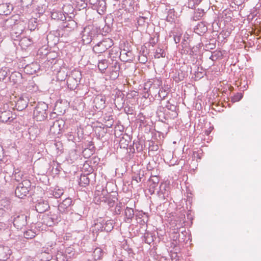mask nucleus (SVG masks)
<instances>
[{
  "label": "nucleus",
  "mask_w": 261,
  "mask_h": 261,
  "mask_svg": "<svg viewBox=\"0 0 261 261\" xmlns=\"http://www.w3.org/2000/svg\"><path fill=\"white\" fill-rule=\"evenodd\" d=\"M63 247V244L57 243L54 241H50L47 243L45 246L42 249L41 253L42 257L46 258V261H49L53 258L54 254H56L59 249Z\"/></svg>",
  "instance_id": "1"
},
{
  "label": "nucleus",
  "mask_w": 261,
  "mask_h": 261,
  "mask_svg": "<svg viewBox=\"0 0 261 261\" xmlns=\"http://www.w3.org/2000/svg\"><path fill=\"white\" fill-rule=\"evenodd\" d=\"M113 228L114 223L113 220L100 218L95 221L93 226V231L109 232L112 230Z\"/></svg>",
  "instance_id": "2"
},
{
  "label": "nucleus",
  "mask_w": 261,
  "mask_h": 261,
  "mask_svg": "<svg viewBox=\"0 0 261 261\" xmlns=\"http://www.w3.org/2000/svg\"><path fill=\"white\" fill-rule=\"evenodd\" d=\"M48 106L44 102H39L34 111V118L38 121L44 120L47 116Z\"/></svg>",
  "instance_id": "3"
},
{
  "label": "nucleus",
  "mask_w": 261,
  "mask_h": 261,
  "mask_svg": "<svg viewBox=\"0 0 261 261\" xmlns=\"http://www.w3.org/2000/svg\"><path fill=\"white\" fill-rule=\"evenodd\" d=\"M113 44V40L112 39L105 38L95 43L93 47V50L96 54H101L111 47Z\"/></svg>",
  "instance_id": "4"
},
{
  "label": "nucleus",
  "mask_w": 261,
  "mask_h": 261,
  "mask_svg": "<svg viewBox=\"0 0 261 261\" xmlns=\"http://www.w3.org/2000/svg\"><path fill=\"white\" fill-rule=\"evenodd\" d=\"M72 205V200L70 198H65L58 205V216L60 219H64V218H67L66 215L70 212Z\"/></svg>",
  "instance_id": "5"
},
{
  "label": "nucleus",
  "mask_w": 261,
  "mask_h": 261,
  "mask_svg": "<svg viewBox=\"0 0 261 261\" xmlns=\"http://www.w3.org/2000/svg\"><path fill=\"white\" fill-rule=\"evenodd\" d=\"M82 75L79 71H73L66 79L68 88L71 90H75L81 79Z\"/></svg>",
  "instance_id": "6"
},
{
  "label": "nucleus",
  "mask_w": 261,
  "mask_h": 261,
  "mask_svg": "<svg viewBox=\"0 0 261 261\" xmlns=\"http://www.w3.org/2000/svg\"><path fill=\"white\" fill-rule=\"evenodd\" d=\"M31 187V182L27 179L23 180L17 186L15 194L19 198H23L28 194Z\"/></svg>",
  "instance_id": "7"
},
{
  "label": "nucleus",
  "mask_w": 261,
  "mask_h": 261,
  "mask_svg": "<svg viewBox=\"0 0 261 261\" xmlns=\"http://www.w3.org/2000/svg\"><path fill=\"white\" fill-rule=\"evenodd\" d=\"M99 193L100 192L98 191L97 193H95V195L98 196V197H95V200L97 203L101 202L107 203L110 207H113L114 205L115 200H117V198H111L108 192L105 190L101 191L100 195H99Z\"/></svg>",
  "instance_id": "8"
},
{
  "label": "nucleus",
  "mask_w": 261,
  "mask_h": 261,
  "mask_svg": "<svg viewBox=\"0 0 261 261\" xmlns=\"http://www.w3.org/2000/svg\"><path fill=\"white\" fill-rule=\"evenodd\" d=\"M82 41L84 44H88L92 40L94 42L96 36L95 31L91 29L90 27H85L81 33Z\"/></svg>",
  "instance_id": "9"
},
{
  "label": "nucleus",
  "mask_w": 261,
  "mask_h": 261,
  "mask_svg": "<svg viewBox=\"0 0 261 261\" xmlns=\"http://www.w3.org/2000/svg\"><path fill=\"white\" fill-rule=\"evenodd\" d=\"M11 219L14 227L18 229L23 228L27 223V216L24 214H18L14 216L13 218L11 217Z\"/></svg>",
  "instance_id": "10"
},
{
  "label": "nucleus",
  "mask_w": 261,
  "mask_h": 261,
  "mask_svg": "<svg viewBox=\"0 0 261 261\" xmlns=\"http://www.w3.org/2000/svg\"><path fill=\"white\" fill-rule=\"evenodd\" d=\"M120 68L118 60H112V62L108 68L109 75L111 79L115 80L119 76Z\"/></svg>",
  "instance_id": "11"
},
{
  "label": "nucleus",
  "mask_w": 261,
  "mask_h": 261,
  "mask_svg": "<svg viewBox=\"0 0 261 261\" xmlns=\"http://www.w3.org/2000/svg\"><path fill=\"white\" fill-rule=\"evenodd\" d=\"M89 2L99 14L102 15L105 13L107 9L105 0H89Z\"/></svg>",
  "instance_id": "12"
},
{
  "label": "nucleus",
  "mask_w": 261,
  "mask_h": 261,
  "mask_svg": "<svg viewBox=\"0 0 261 261\" xmlns=\"http://www.w3.org/2000/svg\"><path fill=\"white\" fill-rule=\"evenodd\" d=\"M158 88L155 87V84H152L151 82H148L144 84V88L142 90V95L145 98H147L150 95H154L155 90Z\"/></svg>",
  "instance_id": "13"
},
{
  "label": "nucleus",
  "mask_w": 261,
  "mask_h": 261,
  "mask_svg": "<svg viewBox=\"0 0 261 261\" xmlns=\"http://www.w3.org/2000/svg\"><path fill=\"white\" fill-rule=\"evenodd\" d=\"M16 118V115L9 110H0V120L3 122L10 123Z\"/></svg>",
  "instance_id": "14"
},
{
  "label": "nucleus",
  "mask_w": 261,
  "mask_h": 261,
  "mask_svg": "<svg viewBox=\"0 0 261 261\" xmlns=\"http://www.w3.org/2000/svg\"><path fill=\"white\" fill-rule=\"evenodd\" d=\"M65 122L62 119L57 120L53 122L50 126V132L54 134H59L63 129Z\"/></svg>",
  "instance_id": "15"
},
{
  "label": "nucleus",
  "mask_w": 261,
  "mask_h": 261,
  "mask_svg": "<svg viewBox=\"0 0 261 261\" xmlns=\"http://www.w3.org/2000/svg\"><path fill=\"white\" fill-rule=\"evenodd\" d=\"M134 0H123L121 7L125 11L129 13H133L138 10L137 5H135Z\"/></svg>",
  "instance_id": "16"
},
{
  "label": "nucleus",
  "mask_w": 261,
  "mask_h": 261,
  "mask_svg": "<svg viewBox=\"0 0 261 261\" xmlns=\"http://www.w3.org/2000/svg\"><path fill=\"white\" fill-rule=\"evenodd\" d=\"M29 97L27 95H22L16 102V107L18 111H22L25 109L29 103Z\"/></svg>",
  "instance_id": "17"
},
{
  "label": "nucleus",
  "mask_w": 261,
  "mask_h": 261,
  "mask_svg": "<svg viewBox=\"0 0 261 261\" xmlns=\"http://www.w3.org/2000/svg\"><path fill=\"white\" fill-rule=\"evenodd\" d=\"M93 103L96 109L101 110L106 107V97L105 95H98L93 100Z\"/></svg>",
  "instance_id": "18"
},
{
  "label": "nucleus",
  "mask_w": 261,
  "mask_h": 261,
  "mask_svg": "<svg viewBox=\"0 0 261 261\" xmlns=\"http://www.w3.org/2000/svg\"><path fill=\"white\" fill-rule=\"evenodd\" d=\"M18 21L13 17L9 18L5 20L3 23V28L4 30H10L15 27V28L19 27V23H17Z\"/></svg>",
  "instance_id": "19"
},
{
  "label": "nucleus",
  "mask_w": 261,
  "mask_h": 261,
  "mask_svg": "<svg viewBox=\"0 0 261 261\" xmlns=\"http://www.w3.org/2000/svg\"><path fill=\"white\" fill-rule=\"evenodd\" d=\"M49 208L48 201L40 199L36 204L35 208L39 213H43Z\"/></svg>",
  "instance_id": "20"
},
{
  "label": "nucleus",
  "mask_w": 261,
  "mask_h": 261,
  "mask_svg": "<svg viewBox=\"0 0 261 261\" xmlns=\"http://www.w3.org/2000/svg\"><path fill=\"white\" fill-rule=\"evenodd\" d=\"M119 58L123 61L127 62L133 60L134 55L129 48H127V50H125V48H121L120 51Z\"/></svg>",
  "instance_id": "21"
},
{
  "label": "nucleus",
  "mask_w": 261,
  "mask_h": 261,
  "mask_svg": "<svg viewBox=\"0 0 261 261\" xmlns=\"http://www.w3.org/2000/svg\"><path fill=\"white\" fill-rule=\"evenodd\" d=\"M19 23V27L16 28L14 27L11 32V36L12 39L19 40L21 37V35L24 30V28L20 21H17Z\"/></svg>",
  "instance_id": "22"
},
{
  "label": "nucleus",
  "mask_w": 261,
  "mask_h": 261,
  "mask_svg": "<svg viewBox=\"0 0 261 261\" xmlns=\"http://www.w3.org/2000/svg\"><path fill=\"white\" fill-rule=\"evenodd\" d=\"M40 69L39 64L35 62L27 65L24 68V71L28 74H33Z\"/></svg>",
  "instance_id": "23"
},
{
  "label": "nucleus",
  "mask_w": 261,
  "mask_h": 261,
  "mask_svg": "<svg viewBox=\"0 0 261 261\" xmlns=\"http://www.w3.org/2000/svg\"><path fill=\"white\" fill-rule=\"evenodd\" d=\"M136 219L140 225H144L148 221V215L142 211H140L136 214Z\"/></svg>",
  "instance_id": "24"
},
{
  "label": "nucleus",
  "mask_w": 261,
  "mask_h": 261,
  "mask_svg": "<svg viewBox=\"0 0 261 261\" xmlns=\"http://www.w3.org/2000/svg\"><path fill=\"white\" fill-rule=\"evenodd\" d=\"M42 223L48 226H51L60 221L61 219L58 216L56 218L48 215L44 216L43 218Z\"/></svg>",
  "instance_id": "25"
},
{
  "label": "nucleus",
  "mask_w": 261,
  "mask_h": 261,
  "mask_svg": "<svg viewBox=\"0 0 261 261\" xmlns=\"http://www.w3.org/2000/svg\"><path fill=\"white\" fill-rule=\"evenodd\" d=\"M11 254V251L8 246L0 245V260H6Z\"/></svg>",
  "instance_id": "26"
},
{
  "label": "nucleus",
  "mask_w": 261,
  "mask_h": 261,
  "mask_svg": "<svg viewBox=\"0 0 261 261\" xmlns=\"http://www.w3.org/2000/svg\"><path fill=\"white\" fill-rule=\"evenodd\" d=\"M37 2L36 0H21V7L23 8V14L29 13L32 11V9L29 8V6H31L34 4V3Z\"/></svg>",
  "instance_id": "27"
},
{
  "label": "nucleus",
  "mask_w": 261,
  "mask_h": 261,
  "mask_svg": "<svg viewBox=\"0 0 261 261\" xmlns=\"http://www.w3.org/2000/svg\"><path fill=\"white\" fill-rule=\"evenodd\" d=\"M11 208V204L9 199L5 198L0 200V209L3 210L6 215H7Z\"/></svg>",
  "instance_id": "28"
},
{
  "label": "nucleus",
  "mask_w": 261,
  "mask_h": 261,
  "mask_svg": "<svg viewBox=\"0 0 261 261\" xmlns=\"http://www.w3.org/2000/svg\"><path fill=\"white\" fill-rule=\"evenodd\" d=\"M124 221L126 223H131L135 214L133 208L126 207L124 212Z\"/></svg>",
  "instance_id": "29"
},
{
  "label": "nucleus",
  "mask_w": 261,
  "mask_h": 261,
  "mask_svg": "<svg viewBox=\"0 0 261 261\" xmlns=\"http://www.w3.org/2000/svg\"><path fill=\"white\" fill-rule=\"evenodd\" d=\"M76 25L77 23L74 20L69 19L65 22H63L62 27L65 31L70 32L73 30L76 27Z\"/></svg>",
  "instance_id": "30"
},
{
  "label": "nucleus",
  "mask_w": 261,
  "mask_h": 261,
  "mask_svg": "<svg viewBox=\"0 0 261 261\" xmlns=\"http://www.w3.org/2000/svg\"><path fill=\"white\" fill-rule=\"evenodd\" d=\"M12 9V5L9 3L0 4V15H7L11 13Z\"/></svg>",
  "instance_id": "31"
},
{
  "label": "nucleus",
  "mask_w": 261,
  "mask_h": 261,
  "mask_svg": "<svg viewBox=\"0 0 261 261\" xmlns=\"http://www.w3.org/2000/svg\"><path fill=\"white\" fill-rule=\"evenodd\" d=\"M51 17L53 19L64 21L66 20V17L61 11L54 9L51 12Z\"/></svg>",
  "instance_id": "32"
},
{
  "label": "nucleus",
  "mask_w": 261,
  "mask_h": 261,
  "mask_svg": "<svg viewBox=\"0 0 261 261\" xmlns=\"http://www.w3.org/2000/svg\"><path fill=\"white\" fill-rule=\"evenodd\" d=\"M194 32L199 35L204 34L207 31V27L203 22H200L195 27Z\"/></svg>",
  "instance_id": "33"
},
{
  "label": "nucleus",
  "mask_w": 261,
  "mask_h": 261,
  "mask_svg": "<svg viewBox=\"0 0 261 261\" xmlns=\"http://www.w3.org/2000/svg\"><path fill=\"white\" fill-rule=\"evenodd\" d=\"M18 40L19 41V45L22 49H25L33 43L32 39L28 37H20Z\"/></svg>",
  "instance_id": "34"
},
{
  "label": "nucleus",
  "mask_w": 261,
  "mask_h": 261,
  "mask_svg": "<svg viewBox=\"0 0 261 261\" xmlns=\"http://www.w3.org/2000/svg\"><path fill=\"white\" fill-rule=\"evenodd\" d=\"M110 63L106 59L98 60V68L101 73H105Z\"/></svg>",
  "instance_id": "35"
},
{
  "label": "nucleus",
  "mask_w": 261,
  "mask_h": 261,
  "mask_svg": "<svg viewBox=\"0 0 261 261\" xmlns=\"http://www.w3.org/2000/svg\"><path fill=\"white\" fill-rule=\"evenodd\" d=\"M159 182V179L157 176H154L150 178L149 181V190L150 192L153 193L158 187Z\"/></svg>",
  "instance_id": "36"
},
{
  "label": "nucleus",
  "mask_w": 261,
  "mask_h": 261,
  "mask_svg": "<svg viewBox=\"0 0 261 261\" xmlns=\"http://www.w3.org/2000/svg\"><path fill=\"white\" fill-rule=\"evenodd\" d=\"M103 255V251L100 247H96L93 251L92 256L94 260L100 259Z\"/></svg>",
  "instance_id": "37"
},
{
  "label": "nucleus",
  "mask_w": 261,
  "mask_h": 261,
  "mask_svg": "<svg viewBox=\"0 0 261 261\" xmlns=\"http://www.w3.org/2000/svg\"><path fill=\"white\" fill-rule=\"evenodd\" d=\"M175 221L173 222H171L170 224V228L173 230V233L175 234L174 236V240H176L178 237L179 236V234L178 233L179 229L180 228V224L177 225V223L175 222Z\"/></svg>",
  "instance_id": "38"
},
{
  "label": "nucleus",
  "mask_w": 261,
  "mask_h": 261,
  "mask_svg": "<svg viewBox=\"0 0 261 261\" xmlns=\"http://www.w3.org/2000/svg\"><path fill=\"white\" fill-rule=\"evenodd\" d=\"M168 92L167 90L164 89L163 88L160 89L159 91L158 92V94H156V91H155V94H154L155 98H158V99L160 100H162L164 99L168 95Z\"/></svg>",
  "instance_id": "39"
},
{
  "label": "nucleus",
  "mask_w": 261,
  "mask_h": 261,
  "mask_svg": "<svg viewBox=\"0 0 261 261\" xmlns=\"http://www.w3.org/2000/svg\"><path fill=\"white\" fill-rule=\"evenodd\" d=\"M164 118L166 120L174 119L178 116L177 111L164 110Z\"/></svg>",
  "instance_id": "40"
},
{
  "label": "nucleus",
  "mask_w": 261,
  "mask_h": 261,
  "mask_svg": "<svg viewBox=\"0 0 261 261\" xmlns=\"http://www.w3.org/2000/svg\"><path fill=\"white\" fill-rule=\"evenodd\" d=\"M177 18L175 12L173 9H170L168 11L167 15L166 17V20L170 23L175 22Z\"/></svg>",
  "instance_id": "41"
},
{
  "label": "nucleus",
  "mask_w": 261,
  "mask_h": 261,
  "mask_svg": "<svg viewBox=\"0 0 261 261\" xmlns=\"http://www.w3.org/2000/svg\"><path fill=\"white\" fill-rule=\"evenodd\" d=\"M62 247L59 249V251L54 254L53 257H56L57 261H66V257L63 251H61Z\"/></svg>",
  "instance_id": "42"
},
{
  "label": "nucleus",
  "mask_w": 261,
  "mask_h": 261,
  "mask_svg": "<svg viewBox=\"0 0 261 261\" xmlns=\"http://www.w3.org/2000/svg\"><path fill=\"white\" fill-rule=\"evenodd\" d=\"M204 14V11L203 9H198L194 11L192 19L195 21L198 20L203 16Z\"/></svg>",
  "instance_id": "43"
},
{
  "label": "nucleus",
  "mask_w": 261,
  "mask_h": 261,
  "mask_svg": "<svg viewBox=\"0 0 261 261\" xmlns=\"http://www.w3.org/2000/svg\"><path fill=\"white\" fill-rule=\"evenodd\" d=\"M34 11L39 14H42L46 10V6L44 4H39L35 6H34Z\"/></svg>",
  "instance_id": "44"
},
{
  "label": "nucleus",
  "mask_w": 261,
  "mask_h": 261,
  "mask_svg": "<svg viewBox=\"0 0 261 261\" xmlns=\"http://www.w3.org/2000/svg\"><path fill=\"white\" fill-rule=\"evenodd\" d=\"M120 53H119V49L117 47H113L112 48L109 54V57L111 59V60H114V58H117L119 57Z\"/></svg>",
  "instance_id": "45"
},
{
  "label": "nucleus",
  "mask_w": 261,
  "mask_h": 261,
  "mask_svg": "<svg viewBox=\"0 0 261 261\" xmlns=\"http://www.w3.org/2000/svg\"><path fill=\"white\" fill-rule=\"evenodd\" d=\"M37 19L32 18L29 20L28 27L30 31H34L37 28Z\"/></svg>",
  "instance_id": "46"
},
{
  "label": "nucleus",
  "mask_w": 261,
  "mask_h": 261,
  "mask_svg": "<svg viewBox=\"0 0 261 261\" xmlns=\"http://www.w3.org/2000/svg\"><path fill=\"white\" fill-rule=\"evenodd\" d=\"M90 183L89 178L86 175H81L80 178L79 184L81 186L86 187Z\"/></svg>",
  "instance_id": "47"
},
{
  "label": "nucleus",
  "mask_w": 261,
  "mask_h": 261,
  "mask_svg": "<svg viewBox=\"0 0 261 261\" xmlns=\"http://www.w3.org/2000/svg\"><path fill=\"white\" fill-rule=\"evenodd\" d=\"M53 196L55 199H58L64 194V191L62 189L56 187L54 190H52Z\"/></svg>",
  "instance_id": "48"
},
{
  "label": "nucleus",
  "mask_w": 261,
  "mask_h": 261,
  "mask_svg": "<svg viewBox=\"0 0 261 261\" xmlns=\"http://www.w3.org/2000/svg\"><path fill=\"white\" fill-rule=\"evenodd\" d=\"M166 56V53L165 50L161 48V47H158L156 51L154 53V57L155 58H160L161 57H165Z\"/></svg>",
  "instance_id": "49"
},
{
  "label": "nucleus",
  "mask_w": 261,
  "mask_h": 261,
  "mask_svg": "<svg viewBox=\"0 0 261 261\" xmlns=\"http://www.w3.org/2000/svg\"><path fill=\"white\" fill-rule=\"evenodd\" d=\"M70 217L73 222H76L82 219V215L81 213L71 212Z\"/></svg>",
  "instance_id": "50"
},
{
  "label": "nucleus",
  "mask_w": 261,
  "mask_h": 261,
  "mask_svg": "<svg viewBox=\"0 0 261 261\" xmlns=\"http://www.w3.org/2000/svg\"><path fill=\"white\" fill-rule=\"evenodd\" d=\"M202 0H188L187 6L189 8L193 9L196 5H198Z\"/></svg>",
  "instance_id": "51"
},
{
  "label": "nucleus",
  "mask_w": 261,
  "mask_h": 261,
  "mask_svg": "<svg viewBox=\"0 0 261 261\" xmlns=\"http://www.w3.org/2000/svg\"><path fill=\"white\" fill-rule=\"evenodd\" d=\"M54 147L58 154H61L63 152V147L62 143L61 142H56L54 143Z\"/></svg>",
  "instance_id": "52"
},
{
  "label": "nucleus",
  "mask_w": 261,
  "mask_h": 261,
  "mask_svg": "<svg viewBox=\"0 0 261 261\" xmlns=\"http://www.w3.org/2000/svg\"><path fill=\"white\" fill-rule=\"evenodd\" d=\"M24 237L27 239H31L35 237L36 233L31 229L26 230L24 232Z\"/></svg>",
  "instance_id": "53"
},
{
  "label": "nucleus",
  "mask_w": 261,
  "mask_h": 261,
  "mask_svg": "<svg viewBox=\"0 0 261 261\" xmlns=\"http://www.w3.org/2000/svg\"><path fill=\"white\" fill-rule=\"evenodd\" d=\"M165 110H169L171 111H177V107L175 105L172 104L168 100L167 101V104L165 105Z\"/></svg>",
  "instance_id": "54"
},
{
  "label": "nucleus",
  "mask_w": 261,
  "mask_h": 261,
  "mask_svg": "<svg viewBox=\"0 0 261 261\" xmlns=\"http://www.w3.org/2000/svg\"><path fill=\"white\" fill-rule=\"evenodd\" d=\"M138 120L140 122V125H145L146 124V121L145 120L146 118L145 116L143 115L142 113H140L138 115Z\"/></svg>",
  "instance_id": "55"
},
{
  "label": "nucleus",
  "mask_w": 261,
  "mask_h": 261,
  "mask_svg": "<svg viewBox=\"0 0 261 261\" xmlns=\"http://www.w3.org/2000/svg\"><path fill=\"white\" fill-rule=\"evenodd\" d=\"M123 206V203L122 202H119L117 203L115 210L114 211V213L115 215H120L121 212L122 207Z\"/></svg>",
  "instance_id": "56"
},
{
  "label": "nucleus",
  "mask_w": 261,
  "mask_h": 261,
  "mask_svg": "<svg viewBox=\"0 0 261 261\" xmlns=\"http://www.w3.org/2000/svg\"><path fill=\"white\" fill-rule=\"evenodd\" d=\"M243 95L242 93H237L232 97L231 101L233 102L239 101L243 98Z\"/></svg>",
  "instance_id": "57"
},
{
  "label": "nucleus",
  "mask_w": 261,
  "mask_h": 261,
  "mask_svg": "<svg viewBox=\"0 0 261 261\" xmlns=\"http://www.w3.org/2000/svg\"><path fill=\"white\" fill-rule=\"evenodd\" d=\"M23 175L21 172H15L14 175V179L17 181H19L22 179V177Z\"/></svg>",
  "instance_id": "58"
},
{
  "label": "nucleus",
  "mask_w": 261,
  "mask_h": 261,
  "mask_svg": "<svg viewBox=\"0 0 261 261\" xmlns=\"http://www.w3.org/2000/svg\"><path fill=\"white\" fill-rule=\"evenodd\" d=\"M162 186H161L160 187V193L163 194V197L165 198L166 197H168L169 194V192L168 190H167L166 188H164V190L162 189Z\"/></svg>",
  "instance_id": "59"
},
{
  "label": "nucleus",
  "mask_w": 261,
  "mask_h": 261,
  "mask_svg": "<svg viewBox=\"0 0 261 261\" xmlns=\"http://www.w3.org/2000/svg\"><path fill=\"white\" fill-rule=\"evenodd\" d=\"M158 39L154 37H151L149 40V44L152 46H154L158 42Z\"/></svg>",
  "instance_id": "60"
},
{
  "label": "nucleus",
  "mask_w": 261,
  "mask_h": 261,
  "mask_svg": "<svg viewBox=\"0 0 261 261\" xmlns=\"http://www.w3.org/2000/svg\"><path fill=\"white\" fill-rule=\"evenodd\" d=\"M135 147L136 148L137 152H140L142 150V147L140 146L139 142L134 143V148L133 149L135 150Z\"/></svg>",
  "instance_id": "61"
},
{
  "label": "nucleus",
  "mask_w": 261,
  "mask_h": 261,
  "mask_svg": "<svg viewBox=\"0 0 261 261\" xmlns=\"http://www.w3.org/2000/svg\"><path fill=\"white\" fill-rule=\"evenodd\" d=\"M139 60L140 61V63L144 64L147 62V58L143 55L141 56H139Z\"/></svg>",
  "instance_id": "62"
},
{
  "label": "nucleus",
  "mask_w": 261,
  "mask_h": 261,
  "mask_svg": "<svg viewBox=\"0 0 261 261\" xmlns=\"http://www.w3.org/2000/svg\"><path fill=\"white\" fill-rule=\"evenodd\" d=\"M47 197L48 198V202H51L53 198H55L53 194L52 190H50L47 193Z\"/></svg>",
  "instance_id": "63"
},
{
  "label": "nucleus",
  "mask_w": 261,
  "mask_h": 261,
  "mask_svg": "<svg viewBox=\"0 0 261 261\" xmlns=\"http://www.w3.org/2000/svg\"><path fill=\"white\" fill-rule=\"evenodd\" d=\"M56 164L57 165L56 170L57 171H60L61 169V167L59 163H58L57 162H55V161L53 162V168H54V166H55Z\"/></svg>",
  "instance_id": "64"
}]
</instances>
